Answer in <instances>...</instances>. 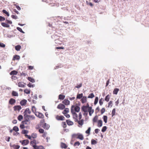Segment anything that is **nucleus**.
Listing matches in <instances>:
<instances>
[{
	"instance_id": "obj_1",
	"label": "nucleus",
	"mask_w": 149,
	"mask_h": 149,
	"mask_svg": "<svg viewBox=\"0 0 149 149\" xmlns=\"http://www.w3.org/2000/svg\"><path fill=\"white\" fill-rule=\"evenodd\" d=\"M74 107V106L72 105L71 107V113L72 114L73 116V118L75 119V121H76L77 120H78L77 119L78 118V115L77 113H76L73 110V108Z\"/></svg>"
},
{
	"instance_id": "obj_2",
	"label": "nucleus",
	"mask_w": 149,
	"mask_h": 149,
	"mask_svg": "<svg viewBox=\"0 0 149 149\" xmlns=\"http://www.w3.org/2000/svg\"><path fill=\"white\" fill-rule=\"evenodd\" d=\"M24 120L22 122V124L24 125H29L31 123V121L29 118L26 117V116H24Z\"/></svg>"
},
{
	"instance_id": "obj_3",
	"label": "nucleus",
	"mask_w": 149,
	"mask_h": 149,
	"mask_svg": "<svg viewBox=\"0 0 149 149\" xmlns=\"http://www.w3.org/2000/svg\"><path fill=\"white\" fill-rule=\"evenodd\" d=\"M19 142L21 143L22 146H24L27 145L29 143V141L28 139L20 141Z\"/></svg>"
},
{
	"instance_id": "obj_4",
	"label": "nucleus",
	"mask_w": 149,
	"mask_h": 149,
	"mask_svg": "<svg viewBox=\"0 0 149 149\" xmlns=\"http://www.w3.org/2000/svg\"><path fill=\"white\" fill-rule=\"evenodd\" d=\"M35 115L39 118H43L44 117V116L43 114L39 112H36V113H35Z\"/></svg>"
},
{
	"instance_id": "obj_5",
	"label": "nucleus",
	"mask_w": 149,
	"mask_h": 149,
	"mask_svg": "<svg viewBox=\"0 0 149 149\" xmlns=\"http://www.w3.org/2000/svg\"><path fill=\"white\" fill-rule=\"evenodd\" d=\"M31 113V111L30 110V109L29 108H26L25 110L24 111V112L23 113L24 114V116H26V115H28L27 114H30Z\"/></svg>"
},
{
	"instance_id": "obj_6",
	"label": "nucleus",
	"mask_w": 149,
	"mask_h": 149,
	"mask_svg": "<svg viewBox=\"0 0 149 149\" xmlns=\"http://www.w3.org/2000/svg\"><path fill=\"white\" fill-rule=\"evenodd\" d=\"M25 85L26 84L23 82H19L18 84V86L22 88L25 87Z\"/></svg>"
},
{
	"instance_id": "obj_7",
	"label": "nucleus",
	"mask_w": 149,
	"mask_h": 149,
	"mask_svg": "<svg viewBox=\"0 0 149 149\" xmlns=\"http://www.w3.org/2000/svg\"><path fill=\"white\" fill-rule=\"evenodd\" d=\"M65 107L64 105L61 104H59L57 107V108L58 109L63 110Z\"/></svg>"
},
{
	"instance_id": "obj_8",
	"label": "nucleus",
	"mask_w": 149,
	"mask_h": 149,
	"mask_svg": "<svg viewBox=\"0 0 149 149\" xmlns=\"http://www.w3.org/2000/svg\"><path fill=\"white\" fill-rule=\"evenodd\" d=\"M13 108L15 111L17 110L18 111H19L22 109L21 107L19 105L15 106Z\"/></svg>"
},
{
	"instance_id": "obj_9",
	"label": "nucleus",
	"mask_w": 149,
	"mask_h": 149,
	"mask_svg": "<svg viewBox=\"0 0 149 149\" xmlns=\"http://www.w3.org/2000/svg\"><path fill=\"white\" fill-rule=\"evenodd\" d=\"M65 118V117L63 116H58V115H57L56 116V118L57 120H64V118Z\"/></svg>"
},
{
	"instance_id": "obj_10",
	"label": "nucleus",
	"mask_w": 149,
	"mask_h": 149,
	"mask_svg": "<svg viewBox=\"0 0 149 149\" xmlns=\"http://www.w3.org/2000/svg\"><path fill=\"white\" fill-rule=\"evenodd\" d=\"M74 111L75 112H79L80 110V107L77 104H76L75 106H74Z\"/></svg>"
},
{
	"instance_id": "obj_11",
	"label": "nucleus",
	"mask_w": 149,
	"mask_h": 149,
	"mask_svg": "<svg viewBox=\"0 0 149 149\" xmlns=\"http://www.w3.org/2000/svg\"><path fill=\"white\" fill-rule=\"evenodd\" d=\"M16 100L13 98H11L9 101V103L10 104L13 105L15 103Z\"/></svg>"
},
{
	"instance_id": "obj_12",
	"label": "nucleus",
	"mask_w": 149,
	"mask_h": 149,
	"mask_svg": "<svg viewBox=\"0 0 149 149\" xmlns=\"http://www.w3.org/2000/svg\"><path fill=\"white\" fill-rule=\"evenodd\" d=\"M51 37L53 39H54V40H57V39H60V38H61V37H59L56 35L55 34H54Z\"/></svg>"
},
{
	"instance_id": "obj_13",
	"label": "nucleus",
	"mask_w": 149,
	"mask_h": 149,
	"mask_svg": "<svg viewBox=\"0 0 149 149\" xmlns=\"http://www.w3.org/2000/svg\"><path fill=\"white\" fill-rule=\"evenodd\" d=\"M27 100H23L20 102V104L22 106H24L26 103Z\"/></svg>"
},
{
	"instance_id": "obj_14",
	"label": "nucleus",
	"mask_w": 149,
	"mask_h": 149,
	"mask_svg": "<svg viewBox=\"0 0 149 149\" xmlns=\"http://www.w3.org/2000/svg\"><path fill=\"white\" fill-rule=\"evenodd\" d=\"M62 103L65 105H69L70 104V102L68 100L65 99L63 101Z\"/></svg>"
},
{
	"instance_id": "obj_15",
	"label": "nucleus",
	"mask_w": 149,
	"mask_h": 149,
	"mask_svg": "<svg viewBox=\"0 0 149 149\" xmlns=\"http://www.w3.org/2000/svg\"><path fill=\"white\" fill-rule=\"evenodd\" d=\"M42 127L44 129L46 130H48L49 127V125L46 123H44L42 126Z\"/></svg>"
},
{
	"instance_id": "obj_16",
	"label": "nucleus",
	"mask_w": 149,
	"mask_h": 149,
	"mask_svg": "<svg viewBox=\"0 0 149 149\" xmlns=\"http://www.w3.org/2000/svg\"><path fill=\"white\" fill-rule=\"evenodd\" d=\"M87 97H86L84 96L81 100V101L82 103L84 104L85 103L86 101Z\"/></svg>"
},
{
	"instance_id": "obj_17",
	"label": "nucleus",
	"mask_w": 149,
	"mask_h": 149,
	"mask_svg": "<svg viewBox=\"0 0 149 149\" xmlns=\"http://www.w3.org/2000/svg\"><path fill=\"white\" fill-rule=\"evenodd\" d=\"M61 38L60 39H57V40H55L54 42L56 44H61L62 43V40H61Z\"/></svg>"
},
{
	"instance_id": "obj_18",
	"label": "nucleus",
	"mask_w": 149,
	"mask_h": 149,
	"mask_svg": "<svg viewBox=\"0 0 149 149\" xmlns=\"http://www.w3.org/2000/svg\"><path fill=\"white\" fill-rule=\"evenodd\" d=\"M81 109L84 112H86L88 111V109L85 106H83L82 107Z\"/></svg>"
},
{
	"instance_id": "obj_19",
	"label": "nucleus",
	"mask_w": 149,
	"mask_h": 149,
	"mask_svg": "<svg viewBox=\"0 0 149 149\" xmlns=\"http://www.w3.org/2000/svg\"><path fill=\"white\" fill-rule=\"evenodd\" d=\"M32 147H33L34 149H39V147H42V149H45L43 146H38L36 145V144L34 145Z\"/></svg>"
},
{
	"instance_id": "obj_20",
	"label": "nucleus",
	"mask_w": 149,
	"mask_h": 149,
	"mask_svg": "<svg viewBox=\"0 0 149 149\" xmlns=\"http://www.w3.org/2000/svg\"><path fill=\"white\" fill-rule=\"evenodd\" d=\"M66 122L67 123V124L69 125H73L74 123L73 122L69 120H66Z\"/></svg>"
},
{
	"instance_id": "obj_21",
	"label": "nucleus",
	"mask_w": 149,
	"mask_h": 149,
	"mask_svg": "<svg viewBox=\"0 0 149 149\" xmlns=\"http://www.w3.org/2000/svg\"><path fill=\"white\" fill-rule=\"evenodd\" d=\"M12 95L13 96H18V94L17 92L14 91H12Z\"/></svg>"
},
{
	"instance_id": "obj_22",
	"label": "nucleus",
	"mask_w": 149,
	"mask_h": 149,
	"mask_svg": "<svg viewBox=\"0 0 149 149\" xmlns=\"http://www.w3.org/2000/svg\"><path fill=\"white\" fill-rule=\"evenodd\" d=\"M102 121L101 120H99L98 122L97 126L99 127H101V126H102Z\"/></svg>"
},
{
	"instance_id": "obj_23",
	"label": "nucleus",
	"mask_w": 149,
	"mask_h": 149,
	"mask_svg": "<svg viewBox=\"0 0 149 149\" xmlns=\"http://www.w3.org/2000/svg\"><path fill=\"white\" fill-rule=\"evenodd\" d=\"M37 143L35 139H33L32 141H31L30 143V145L32 146L34 145L33 144H34V145H35Z\"/></svg>"
},
{
	"instance_id": "obj_24",
	"label": "nucleus",
	"mask_w": 149,
	"mask_h": 149,
	"mask_svg": "<svg viewBox=\"0 0 149 149\" xmlns=\"http://www.w3.org/2000/svg\"><path fill=\"white\" fill-rule=\"evenodd\" d=\"M20 58V57L19 56L17 55H14L13 57V60H19V59Z\"/></svg>"
},
{
	"instance_id": "obj_25",
	"label": "nucleus",
	"mask_w": 149,
	"mask_h": 149,
	"mask_svg": "<svg viewBox=\"0 0 149 149\" xmlns=\"http://www.w3.org/2000/svg\"><path fill=\"white\" fill-rule=\"evenodd\" d=\"M83 121H84V120L83 119L81 120H77L76 121H76L77 122L79 125H83Z\"/></svg>"
},
{
	"instance_id": "obj_26",
	"label": "nucleus",
	"mask_w": 149,
	"mask_h": 149,
	"mask_svg": "<svg viewBox=\"0 0 149 149\" xmlns=\"http://www.w3.org/2000/svg\"><path fill=\"white\" fill-rule=\"evenodd\" d=\"M26 117L28 118H30L31 120H34L35 119V117L34 116L32 115H26Z\"/></svg>"
},
{
	"instance_id": "obj_27",
	"label": "nucleus",
	"mask_w": 149,
	"mask_h": 149,
	"mask_svg": "<svg viewBox=\"0 0 149 149\" xmlns=\"http://www.w3.org/2000/svg\"><path fill=\"white\" fill-rule=\"evenodd\" d=\"M1 24L3 27H9L10 26L9 25L6 23L2 22L1 23Z\"/></svg>"
},
{
	"instance_id": "obj_28",
	"label": "nucleus",
	"mask_w": 149,
	"mask_h": 149,
	"mask_svg": "<svg viewBox=\"0 0 149 149\" xmlns=\"http://www.w3.org/2000/svg\"><path fill=\"white\" fill-rule=\"evenodd\" d=\"M28 79L30 82L32 83H34L35 82V80L34 79L31 77H28L27 78Z\"/></svg>"
},
{
	"instance_id": "obj_29",
	"label": "nucleus",
	"mask_w": 149,
	"mask_h": 149,
	"mask_svg": "<svg viewBox=\"0 0 149 149\" xmlns=\"http://www.w3.org/2000/svg\"><path fill=\"white\" fill-rule=\"evenodd\" d=\"M61 147L62 148H66L67 147V146L65 143L61 142Z\"/></svg>"
},
{
	"instance_id": "obj_30",
	"label": "nucleus",
	"mask_w": 149,
	"mask_h": 149,
	"mask_svg": "<svg viewBox=\"0 0 149 149\" xmlns=\"http://www.w3.org/2000/svg\"><path fill=\"white\" fill-rule=\"evenodd\" d=\"M2 12L4 14H5L7 16H9L10 15L9 14L8 12L6 10H2Z\"/></svg>"
},
{
	"instance_id": "obj_31",
	"label": "nucleus",
	"mask_w": 149,
	"mask_h": 149,
	"mask_svg": "<svg viewBox=\"0 0 149 149\" xmlns=\"http://www.w3.org/2000/svg\"><path fill=\"white\" fill-rule=\"evenodd\" d=\"M110 96L109 94L108 95L105 97V100L107 102H108L109 101V99L110 98Z\"/></svg>"
},
{
	"instance_id": "obj_32",
	"label": "nucleus",
	"mask_w": 149,
	"mask_h": 149,
	"mask_svg": "<svg viewBox=\"0 0 149 149\" xmlns=\"http://www.w3.org/2000/svg\"><path fill=\"white\" fill-rule=\"evenodd\" d=\"M119 91V89L118 88H115L113 91V94H116V95L117 94Z\"/></svg>"
},
{
	"instance_id": "obj_33",
	"label": "nucleus",
	"mask_w": 149,
	"mask_h": 149,
	"mask_svg": "<svg viewBox=\"0 0 149 149\" xmlns=\"http://www.w3.org/2000/svg\"><path fill=\"white\" fill-rule=\"evenodd\" d=\"M17 71L14 70L12 71L10 73V74L11 75H16L17 74Z\"/></svg>"
},
{
	"instance_id": "obj_34",
	"label": "nucleus",
	"mask_w": 149,
	"mask_h": 149,
	"mask_svg": "<svg viewBox=\"0 0 149 149\" xmlns=\"http://www.w3.org/2000/svg\"><path fill=\"white\" fill-rule=\"evenodd\" d=\"M12 146L14 149H18L20 148L19 146L18 145H15V144L13 145Z\"/></svg>"
},
{
	"instance_id": "obj_35",
	"label": "nucleus",
	"mask_w": 149,
	"mask_h": 149,
	"mask_svg": "<svg viewBox=\"0 0 149 149\" xmlns=\"http://www.w3.org/2000/svg\"><path fill=\"white\" fill-rule=\"evenodd\" d=\"M65 96L64 95H62L61 94H60L59 95L58 98L59 99L61 100H63L64 98H65Z\"/></svg>"
},
{
	"instance_id": "obj_36",
	"label": "nucleus",
	"mask_w": 149,
	"mask_h": 149,
	"mask_svg": "<svg viewBox=\"0 0 149 149\" xmlns=\"http://www.w3.org/2000/svg\"><path fill=\"white\" fill-rule=\"evenodd\" d=\"M77 138H78L81 140H83L84 139L83 136L82 134H79Z\"/></svg>"
},
{
	"instance_id": "obj_37",
	"label": "nucleus",
	"mask_w": 149,
	"mask_h": 149,
	"mask_svg": "<svg viewBox=\"0 0 149 149\" xmlns=\"http://www.w3.org/2000/svg\"><path fill=\"white\" fill-rule=\"evenodd\" d=\"M104 121L105 123H107V116H104L103 117Z\"/></svg>"
},
{
	"instance_id": "obj_38",
	"label": "nucleus",
	"mask_w": 149,
	"mask_h": 149,
	"mask_svg": "<svg viewBox=\"0 0 149 149\" xmlns=\"http://www.w3.org/2000/svg\"><path fill=\"white\" fill-rule=\"evenodd\" d=\"M83 97V94L82 93L78 94L77 95V98L80 99Z\"/></svg>"
},
{
	"instance_id": "obj_39",
	"label": "nucleus",
	"mask_w": 149,
	"mask_h": 149,
	"mask_svg": "<svg viewBox=\"0 0 149 149\" xmlns=\"http://www.w3.org/2000/svg\"><path fill=\"white\" fill-rule=\"evenodd\" d=\"M21 48V46L19 45H17L15 47V49L17 51H19Z\"/></svg>"
},
{
	"instance_id": "obj_40",
	"label": "nucleus",
	"mask_w": 149,
	"mask_h": 149,
	"mask_svg": "<svg viewBox=\"0 0 149 149\" xmlns=\"http://www.w3.org/2000/svg\"><path fill=\"white\" fill-rule=\"evenodd\" d=\"M32 111L35 114L36 113V108L34 106H33L32 107Z\"/></svg>"
},
{
	"instance_id": "obj_41",
	"label": "nucleus",
	"mask_w": 149,
	"mask_h": 149,
	"mask_svg": "<svg viewBox=\"0 0 149 149\" xmlns=\"http://www.w3.org/2000/svg\"><path fill=\"white\" fill-rule=\"evenodd\" d=\"M94 96H94V95L93 93H92L89 95L88 97V98H93V97H94Z\"/></svg>"
},
{
	"instance_id": "obj_42",
	"label": "nucleus",
	"mask_w": 149,
	"mask_h": 149,
	"mask_svg": "<svg viewBox=\"0 0 149 149\" xmlns=\"http://www.w3.org/2000/svg\"><path fill=\"white\" fill-rule=\"evenodd\" d=\"M13 130L15 132H17L19 130V128L17 126H15L13 128Z\"/></svg>"
},
{
	"instance_id": "obj_43",
	"label": "nucleus",
	"mask_w": 149,
	"mask_h": 149,
	"mask_svg": "<svg viewBox=\"0 0 149 149\" xmlns=\"http://www.w3.org/2000/svg\"><path fill=\"white\" fill-rule=\"evenodd\" d=\"M37 136V135L36 133H33L31 134V137L33 139L36 138Z\"/></svg>"
},
{
	"instance_id": "obj_44",
	"label": "nucleus",
	"mask_w": 149,
	"mask_h": 149,
	"mask_svg": "<svg viewBox=\"0 0 149 149\" xmlns=\"http://www.w3.org/2000/svg\"><path fill=\"white\" fill-rule=\"evenodd\" d=\"M97 143V142L93 139H92L91 140V144L92 145H95Z\"/></svg>"
},
{
	"instance_id": "obj_45",
	"label": "nucleus",
	"mask_w": 149,
	"mask_h": 149,
	"mask_svg": "<svg viewBox=\"0 0 149 149\" xmlns=\"http://www.w3.org/2000/svg\"><path fill=\"white\" fill-rule=\"evenodd\" d=\"M98 101V98L97 97H96L95 100L94 102V105H96Z\"/></svg>"
},
{
	"instance_id": "obj_46",
	"label": "nucleus",
	"mask_w": 149,
	"mask_h": 149,
	"mask_svg": "<svg viewBox=\"0 0 149 149\" xmlns=\"http://www.w3.org/2000/svg\"><path fill=\"white\" fill-rule=\"evenodd\" d=\"M24 92L27 94H29L30 93V91L29 90L25 89L24 90Z\"/></svg>"
},
{
	"instance_id": "obj_47",
	"label": "nucleus",
	"mask_w": 149,
	"mask_h": 149,
	"mask_svg": "<svg viewBox=\"0 0 149 149\" xmlns=\"http://www.w3.org/2000/svg\"><path fill=\"white\" fill-rule=\"evenodd\" d=\"M115 113H116V109L115 108H114L113 109V110L112 111V112L111 114H112V117H113L115 115Z\"/></svg>"
},
{
	"instance_id": "obj_48",
	"label": "nucleus",
	"mask_w": 149,
	"mask_h": 149,
	"mask_svg": "<svg viewBox=\"0 0 149 149\" xmlns=\"http://www.w3.org/2000/svg\"><path fill=\"white\" fill-rule=\"evenodd\" d=\"M69 110L68 108H65L64 109V110L63 111L62 113H68L69 112Z\"/></svg>"
},
{
	"instance_id": "obj_49",
	"label": "nucleus",
	"mask_w": 149,
	"mask_h": 149,
	"mask_svg": "<svg viewBox=\"0 0 149 149\" xmlns=\"http://www.w3.org/2000/svg\"><path fill=\"white\" fill-rule=\"evenodd\" d=\"M28 131L27 130H24L22 131V133L24 134H27L28 133Z\"/></svg>"
},
{
	"instance_id": "obj_50",
	"label": "nucleus",
	"mask_w": 149,
	"mask_h": 149,
	"mask_svg": "<svg viewBox=\"0 0 149 149\" xmlns=\"http://www.w3.org/2000/svg\"><path fill=\"white\" fill-rule=\"evenodd\" d=\"M23 117L22 115H19L17 117V119L19 121H21V120L23 119Z\"/></svg>"
},
{
	"instance_id": "obj_51",
	"label": "nucleus",
	"mask_w": 149,
	"mask_h": 149,
	"mask_svg": "<svg viewBox=\"0 0 149 149\" xmlns=\"http://www.w3.org/2000/svg\"><path fill=\"white\" fill-rule=\"evenodd\" d=\"M98 117L97 116H95V117L93 118V122H96L97 120Z\"/></svg>"
},
{
	"instance_id": "obj_52",
	"label": "nucleus",
	"mask_w": 149,
	"mask_h": 149,
	"mask_svg": "<svg viewBox=\"0 0 149 149\" xmlns=\"http://www.w3.org/2000/svg\"><path fill=\"white\" fill-rule=\"evenodd\" d=\"M29 87H34L35 86L34 84H32L29 83L27 85Z\"/></svg>"
},
{
	"instance_id": "obj_53",
	"label": "nucleus",
	"mask_w": 149,
	"mask_h": 149,
	"mask_svg": "<svg viewBox=\"0 0 149 149\" xmlns=\"http://www.w3.org/2000/svg\"><path fill=\"white\" fill-rule=\"evenodd\" d=\"M107 128V127L106 126L103 127L101 130L102 132H104L106 131Z\"/></svg>"
},
{
	"instance_id": "obj_54",
	"label": "nucleus",
	"mask_w": 149,
	"mask_h": 149,
	"mask_svg": "<svg viewBox=\"0 0 149 149\" xmlns=\"http://www.w3.org/2000/svg\"><path fill=\"white\" fill-rule=\"evenodd\" d=\"M103 100L102 98L100 99L99 101V103L100 105L101 106L103 104Z\"/></svg>"
},
{
	"instance_id": "obj_55",
	"label": "nucleus",
	"mask_w": 149,
	"mask_h": 149,
	"mask_svg": "<svg viewBox=\"0 0 149 149\" xmlns=\"http://www.w3.org/2000/svg\"><path fill=\"white\" fill-rule=\"evenodd\" d=\"M17 29L20 32L22 33H24V32L22 31V29L20 27H17Z\"/></svg>"
},
{
	"instance_id": "obj_56",
	"label": "nucleus",
	"mask_w": 149,
	"mask_h": 149,
	"mask_svg": "<svg viewBox=\"0 0 149 149\" xmlns=\"http://www.w3.org/2000/svg\"><path fill=\"white\" fill-rule=\"evenodd\" d=\"M91 127H89L88 129V130L86 131L85 132L86 134H89L90 133V132L91 130Z\"/></svg>"
},
{
	"instance_id": "obj_57",
	"label": "nucleus",
	"mask_w": 149,
	"mask_h": 149,
	"mask_svg": "<svg viewBox=\"0 0 149 149\" xmlns=\"http://www.w3.org/2000/svg\"><path fill=\"white\" fill-rule=\"evenodd\" d=\"M82 86V84L80 83L79 84H77V86L75 87L76 88H79L81 87Z\"/></svg>"
},
{
	"instance_id": "obj_58",
	"label": "nucleus",
	"mask_w": 149,
	"mask_h": 149,
	"mask_svg": "<svg viewBox=\"0 0 149 149\" xmlns=\"http://www.w3.org/2000/svg\"><path fill=\"white\" fill-rule=\"evenodd\" d=\"M63 114H64V115L67 118H69L70 117V115L69 114H67L66 113H63Z\"/></svg>"
},
{
	"instance_id": "obj_59",
	"label": "nucleus",
	"mask_w": 149,
	"mask_h": 149,
	"mask_svg": "<svg viewBox=\"0 0 149 149\" xmlns=\"http://www.w3.org/2000/svg\"><path fill=\"white\" fill-rule=\"evenodd\" d=\"M39 132L40 133H43L44 132V130L40 128L39 130Z\"/></svg>"
},
{
	"instance_id": "obj_60",
	"label": "nucleus",
	"mask_w": 149,
	"mask_h": 149,
	"mask_svg": "<svg viewBox=\"0 0 149 149\" xmlns=\"http://www.w3.org/2000/svg\"><path fill=\"white\" fill-rule=\"evenodd\" d=\"M112 103L113 102L112 101H110L108 103V107H109L110 106V105H111V107H112Z\"/></svg>"
},
{
	"instance_id": "obj_61",
	"label": "nucleus",
	"mask_w": 149,
	"mask_h": 149,
	"mask_svg": "<svg viewBox=\"0 0 149 149\" xmlns=\"http://www.w3.org/2000/svg\"><path fill=\"white\" fill-rule=\"evenodd\" d=\"M1 56L2 59H5V58H6L7 57L6 55L4 54H2L1 55Z\"/></svg>"
},
{
	"instance_id": "obj_62",
	"label": "nucleus",
	"mask_w": 149,
	"mask_h": 149,
	"mask_svg": "<svg viewBox=\"0 0 149 149\" xmlns=\"http://www.w3.org/2000/svg\"><path fill=\"white\" fill-rule=\"evenodd\" d=\"M11 17L12 18L15 19H16L18 18L17 16L14 15H12L11 16Z\"/></svg>"
},
{
	"instance_id": "obj_63",
	"label": "nucleus",
	"mask_w": 149,
	"mask_h": 149,
	"mask_svg": "<svg viewBox=\"0 0 149 149\" xmlns=\"http://www.w3.org/2000/svg\"><path fill=\"white\" fill-rule=\"evenodd\" d=\"M80 144V143L79 141L76 142L74 143V146H76L77 145L79 146Z\"/></svg>"
},
{
	"instance_id": "obj_64",
	"label": "nucleus",
	"mask_w": 149,
	"mask_h": 149,
	"mask_svg": "<svg viewBox=\"0 0 149 149\" xmlns=\"http://www.w3.org/2000/svg\"><path fill=\"white\" fill-rule=\"evenodd\" d=\"M67 126L66 123L65 122H62V126L63 128L66 127Z\"/></svg>"
}]
</instances>
